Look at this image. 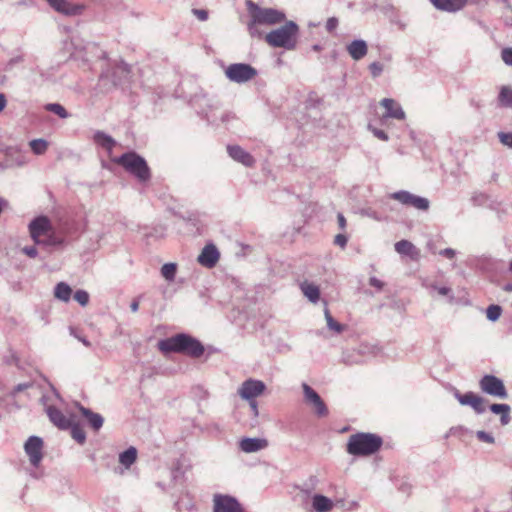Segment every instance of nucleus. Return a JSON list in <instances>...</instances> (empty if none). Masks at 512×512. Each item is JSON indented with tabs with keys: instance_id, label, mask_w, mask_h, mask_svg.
<instances>
[{
	"instance_id": "f257e3e1",
	"label": "nucleus",
	"mask_w": 512,
	"mask_h": 512,
	"mask_svg": "<svg viewBox=\"0 0 512 512\" xmlns=\"http://www.w3.org/2000/svg\"><path fill=\"white\" fill-rule=\"evenodd\" d=\"M158 348L163 353H183L193 358H199L205 351L203 344L198 339L185 333L160 340Z\"/></svg>"
},
{
	"instance_id": "f03ea898",
	"label": "nucleus",
	"mask_w": 512,
	"mask_h": 512,
	"mask_svg": "<svg viewBox=\"0 0 512 512\" xmlns=\"http://www.w3.org/2000/svg\"><path fill=\"white\" fill-rule=\"evenodd\" d=\"M382 444V438L376 434L356 433L348 439L347 452L354 456H369L376 453Z\"/></svg>"
},
{
	"instance_id": "7ed1b4c3",
	"label": "nucleus",
	"mask_w": 512,
	"mask_h": 512,
	"mask_svg": "<svg viewBox=\"0 0 512 512\" xmlns=\"http://www.w3.org/2000/svg\"><path fill=\"white\" fill-rule=\"evenodd\" d=\"M298 32V25L294 21H287L283 26L270 31L265 40L272 47L293 50L297 44Z\"/></svg>"
},
{
	"instance_id": "20e7f679",
	"label": "nucleus",
	"mask_w": 512,
	"mask_h": 512,
	"mask_svg": "<svg viewBox=\"0 0 512 512\" xmlns=\"http://www.w3.org/2000/svg\"><path fill=\"white\" fill-rule=\"evenodd\" d=\"M127 172L135 176L140 182H147L151 178L150 168L146 160L135 152H127L114 160Z\"/></svg>"
},
{
	"instance_id": "39448f33",
	"label": "nucleus",
	"mask_w": 512,
	"mask_h": 512,
	"mask_svg": "<svg viewBox=\"0 0 512 512\" xmlns=\"http://www.w3.org/2000/svg\"><path fill=\"white\" fill-rule=\"evenodd\" d=\"M252 17V24L274 25L285 20V14L273 8H260L252 1L247 2Z\"/></svg>"
},
{
	"instance_id": "423d86ee",
	"label": "nucleus",
	"mask_w": 512,
	"mask_h": 512,
	"mask_svg": "<svg viewBox=\"0 0 512 512\" xmlns=\"http://www.w3.org/2000/svg\"><path fill=\"white\" fill-rule=\"evenodd\" d=\"M257 70L250 64L233 63L225 69V76L234 83L242 84L252 80Z\"/></svg>"
},
{
	"instance_id": "0eeeda50",
	"label": "nucleus",
	"mask_w": 512,
	"mask_h": 512,
	"mask_svg": "<svg viewBox=\"0 0 512 512\" xmlns=\"http://www.w3.org/2000/svg\"><path fill=\"white\" fill-rule=\"evenodd\" d=\"M390 198L399 201L403 205L414 207L422 211H427L430 206V202L427 198L414 195L405 190L390 194Z\"/></svg>"
},
{
	"instance_id": "6e6552de",
	"label": "nucleus",
	"mask_w": 512,
	"mask_h": 512,
	"mask_svg": "<svg viewBox=\"0 0 512 512\" xmlns=\"http://www.w3.org/2000/svg\"><path fill=\"white\" fill-rule=\"evenodd\" d=\"M479 384L481 390L491 396L501 399H506L508 396L503 381L494 375L483 376Z\"/></svg>"
},
{
	"instance_id": "1a4fd4ad",
	"label": "nucleus",
	"mask_w": 512,
	"mask_h": 512,
	"mask_svg": "<svg viewBox=\"0 0 512 512\" xmlns=\"http://www.w3.org/2000/svg\"><path fill=\"white\" fill-rule=\"evenodd\" d=\"M43 440L38 436H30L24 444V450L32 466L38 467L43 459Z\"/></svg>"
},
{
	"instance_id": "9d476101",
	"label": "nucleus",
	"mask_w": 512,
	"mask_h": 512,
	"mask_svg": "<svg viewBox=\"0 0 512 512\" xmlns=\"http://www.w3.org/2000/svg\"><path fill=\"white\" fill-rule=\"evenodd\" d=\"M213 512H245V510L236 498L230 495L215 494Z\"/></svg>"
},
{
	"instance_id": "9b49d317",
	"label": "nucleus",
	"mask_w": 512,
	"mask_h": 512,
	"mask_svg": "<svg viewBox=\"0 0 512 512\" xmlns=\"http://www.w3.org/2000/svg\"><path fill=\"white\" fill-rule=\"evenodd\" d=\"M53 229L51 221L46 216H38L29 223V232L35 244H40L41 239Z\"/></svg>"
},
{
	"instance_id": "f8f14e48",
	"label": "nucleus",
	"mask_w": 512,
	"mask_h": 512,
	"mask_svg": "<svg viewBox=\"0 0 512 512\" xmlns=\"http://www.w3.org/2000/svg\"><path fill=\"white\" fill-rule=\"evenodd\" d=\"M305 402L311 405L315 414L318 417H325L328 415V409L320 395L311 388L308 384H302Z\"/></svg>"
},
{
	"instance_id": "ddd939ff",
	"label": "nucleus",
	"mask_w": 512,
	"mask_h": 512,
	"mask_svg": "<svg viewBox=\"0 0 512 512\" xmlns=\"http://www.w3.org/2000/svg\"><path fill=\"white\" fill-rule=\"evenodd\" d=\"M454 396L461 405L471 406L477 414L485 412V401L481 396L473 392L461 394L457 389L454 390Z\"/></svg>"
},
{
	"instance_id": "4468645a",
	"label": "nucleus",
	"mask_w": 512,
	"mask_h": 512,
	"mask_svg": "<svg viewBox=\"0 0 512 512\" xmlns=\"http://www.w3.org/2000/svg\"><path fill=\"white\" fill-rule=\"evenodd\" d=\"M265 384L260 380L248 379L238 389V394L245 400H253L263 393Z\"/></svg>"
},
{
	"instance_id": "2eb2a0df",
	"label": "nucleus",
	"mask_w": 512,
	"mask_h": 512,
	"mask_svg": "<svg viewBox=\"0 0 512 512\" xmlns=\"http://www.w3.org/2000/svg\"><path fill=\"white\" fill-rule=\"evenodd\" d=\"M219 258L220 253L217 247L214 244H207L202 249L197 260L202 266L206 268H213L217 264Z\"/></svg>"
},
{
	"instance_id": "dca6fc26",
	"label": "nucleus",
	"mask_w": 512,
	"mask_h": 512,
	"mask_svg": "<svg viewBox=\"0 0 512 512\" xmlns=\"http://www.w3.org/2000/svg\"><path fill=\"white\" fill-rule=\"evenodd\" d=\"M380 105L385 108L386 113L383 115L382 122L385 118H394L397 120H404L406 115L401 105L394 99L384 98L380 101Z\"/></svg>"
},
{
	"instance_id": "f3484780",
	"label": "nucleus",
	"mask_w": 512,
	"mask_h": 512,
	"mask_svg": "<svg viewBox=\"0 0 512 512\" xmlns=\"http://www.w3.org/2000/svg\"><path fill=\"white\" fill-rule=\"evenodd\" d=\"M227 152L234 161L246 167H252L255 164L254 157L238 145H228Z\"/></svg>"
},
{
	"instance_id": "a211bd4d",
	"label": "nucleus",
	"mask_w": 512,
	"mask_h": 512,
	"mask_svg": "<svg viewBox=\"0 0 512 512\" xmlns=\"http://www.w3.org/2000/svg\"><path fill=\"white\" fill-rule=\"evenodd\" d=\"M46 412L50 421L59 429L67 430L71 426L72 420L64 415L57 407L48 406Z\"/></svg>"
},
{
	"instance_id": "6ab92c4d",
	"label": "nucleus",
	"mask_w": 512,
	"mask_h": 512,
	"mask_svg": "<svg viewBox=\"0 0 512 512\" xmlns=\"http://www.w3.org/2000/svg\"><path fill=\"white\" fill-rule=\"evenodd\" d=\"M430 2L437 10L456 13L467 5L468 0H430Z\"/></svg>"
},
{
	"instance_id": "aec40b11",
	"label": "nucleus",
	"mask_w": 512,
	"mask_h": 512,
	"mask_svg": "<svg viewBox=\"0 0 512 512\" xmlns=\"http://www.w3.org/2000/svg\"><path fill=\"white\" fill-rule=\"evenodd\" d=\"M268 440L265 438H243L239 442L241 451L245 453H254L267 448Z\"/></svg>"
},
{
	"instance_id": "412c9836",
	"label": "nucleus",
	"mask_w": 512,
	"mask_h": 512,
	"mask_svg": "<svg viewBox=\"0 0 512 512\" xmlns=\"http://www.w3.org/2000/svg\"><path fill=\"white\" fill-rule=\"evenodd\" d=\"M48 4L57 12L64 15H77L81 12L82 7L73 5L67 0H46Z\"/></svg>"
},
{
	"instance_id": "4be33fe9",
	"label": "nucleus",
	"mask_w": 512,
	"mask_h": 512,
	"mask_svg": "<svg viewBox=\"0 0 512 512\" xmlns=\"http://www.w3.org/2000/svg\"><path fill=\"white\" fill-rule=\"evenodd\" d=\"M77 407L81 412L82 416L86 418L88 425L94 430L99 431L104 423V418L99 414L95 413L92 410L82 406L77 403Z\"/></svg>"
},
{
	"instance_id": "5701e85b",
	"label": "nucleus",
	"mask_w": 512,
	"mask_h": 512,
	"mask_svg": "<svg viewBox=\"0 0 512 512\" xmlns=\"http://www.w3.org/2000/svg\"><path fill=\"white\" fill-rule=\"evenodd\" d=\"M347 51L352 59L358 61L367 54L368 48L364 40H354L347 46Z\"/></svg>"
},
{
	"instance_id": "b1692460",
	"label": "nucleus",
	"mask_w": 512,
	"mask_h": 512,
	"mask_svg": "<svg viewBox=\"0 0 512 512\" xmlns=\"http://www.w3.org/2000/svg\"><path fill=\"white\" fill-rule=\"evenodd\" d=\"M312 506L315 512H329L333 508V502L326 496L315 494L312 498Z\"/></svg>"
},
{
	"instance_id": "393cba45",
	"label": "nucleus",
	"mask_w": 512,
	"mask_h": 512,
	"mask_svg": "<svg viewBox=\"0 0 512 512\" xmlns=\"http://www.w3.org/2000/svg\"><path fill=\"white\" fill-rule=\"evenodd\" d=\"M94 142L103 149L111 152L116 145V141L103 131H96L93 136Z\"/></svg>"
},
{
	"instance_id": "a878e982",
	"label": "nucleus",
	"mask_w": 512,
	"mask_h": 512,
	"mask_svg": "<svg viewBox=\"0 0 512 512\" xmlns=\"http://www.w3.org/2000/svg\"><path fill=\"white\" fill-rule=\"evenodd\" d=\"M300 289L305 297L312 303H317L320 299V289L317 285L310 282H303L300 284Z\"/></svg>"
},
{
	"instance_id": "bb28decb",
	"label": "nucleus",
	"mask_w": 512,
	"mask_h": 512,
	"mask_svg": "<svg viewBox=\"0 0 512 512\" xmlns=\"http://www.w3.org/2000/svg\"><path fill=\"white\" fill-rule=\"evenodd\" d=\"M395 251L401 255H408L415 259L419 255V251L416 247L408 240H400L395 243Z\"/></svg>"
},
{
	"instance_id": "cd10ccee",
	"label": "nucleus",
	"mask_w": 512,
	"mask_h": 512,
	"mask_svg": "<svg viewBox=\"0 0 512 512\" xmlns=\"http://www.w3.org/2000/svg\"><path fill=\"white\" fill-rule=\"evenodd\" d=\"M489 408L494 414L501 415L500 421L502 425H507L509 423L510 406L508 404H492Z\"/></svg>"
},
{
	"instance_id": "c85d7f7f",
	"label": "nucleus",
	"mask_w": 512,
	"mask_h": 512,
	"mask_svg": "<svg viewBox=\"0 0 512 512\" xmlns=\"http://www.w3.org/2000/svg\"><path fill=\"white\" fill-rule=\"evenodd\" d=\"M64 244V239L57 235L52 229L49 231V234L45 235L39 245H43L45 247H59Z\"/></svg>"
},
{
	"instance_id": "c756f323",
	"label": "nucleus",
	"mask_w": 512,
	"mask_h": 512,
	"mask_svg": "<svg viewBox=\"0 0 512 512\" xmlns=\"http://www.w3.org/2000/svg\"><path fill=\"white\" fill-rule=\"evenodd\" d=\"M71 294H72V289L65 282H60L55 286L54 296L57 299H59L63 302H68L71 298Z\"/></svg>"
},
{
	"instance_id": "7c9ffc66",
	"label": "nucleus",
	"mask_w": 512,
	"mask_h": 512,
	"mask_svg": "<svg viewBox=\"0 0 512 512\" xmlns=\"http://www.w3.org/2000/svg\"><path fill=\"white\" fill-rule=\"evenodd\" d=\"M137 458V450L134 447H129L119 455V462L125 466L126 468H129Z\"/></svg>"
},
{
	"instance_id": "2f4dec72",
	"label": "nucleus",
	"mask_w": 512,
	"mask_h": 512,
	"mask_svg": "<svg viewBox=\"0 0 512 512\" xmlns=\"http://www.w3.org/2000/svg\"><path fill=\"white\" fill-rule=\"evenodd\" d=\"M498 101L501 106L512 108V88L504 86L501 88Z\"/></svg>"
},
{
	"instance_id": "473e14b6",
	"label": "nucleus",
	"mask_w": 512,
	"mask_h": 512,
	"mask_svg": "<svg viewBox=\"0 0 512 512\" xmlns=\"http://www.w3.org/2000/svg\"><path fill=\"white\" fill-rule=\"evenodd\" d=\"M31 150L36 155H42L48 148V142L44 139H34L29 143Z\"/></svg>"
},
{
	"instance_id": "72a5a7b5",
	"label": "nucleus",
	"mask_w": 512,
	"mask_h": 512,
	"mask_svg": "<svg viewBox=\"0 0 512 512\" xmlns=\"http://www.w3.org/2000/svg\"><path fill=\"white\" fill-rule=\"evenodd\" d=\"M177 271L175 263H166L161 268V275L169 282L174 281Z\"/></svg>"
},
{
	"instance_id": "f704fd0d",
	"label": "nucleus",
	"mask_w": 512,
	"mask_h": 512,
	"mask_svg": "<svg viewBox=\"0 0 512 512\" xmlns=\"http://www.w3.org/2000/svg\"><path fill=\"white\" fill-rule=\"evenodd\" d=\"M69 429L71 430V436L75 441H77L79 444L85 443L86 434L78 424H74L72 421Z\"/></svg>"
},
{
	"instance_id": "c9c22d12",
	"label": "nucleus",
	"mask_w": 512,
	"mask_h": 512,
	"mask_svg": "<svg viewBox=\"0 0 512 512\" xmlns=\"http://www.w3.org/2000/svg\"><path fill=\"white\" fill-rule=\"evenodd\" d=\"M324 315H325V319L327 322V326L330 330H333L336 333H341L344 330V328H345L344 325H342L334 320V318L331 316L328 308H325Z\"/></svg>"
},
{
	"instance_id": "e433bc0d",
	"label": "nucleus",
	"mask_w": 512,
	"mask_h": 512,
	"mask_svg": "<svg viewBox=\"0 0 512 512\" xmlns=\"http://www.w3.org/2000/svg\"><path fill=\"white\" fill-rule=\"evenodd\" d=\"M45 109L59 116L62 119L69 117L67 110L59 103H49L45 106Z\"/></svg>"
},
{
	"instance_id": "4c0bfd02",
	"label": "nucleus",
	"mask_w": 512,
	"mask_h": 512,
	"mask_svg": "<svg viewBox=\"0 0 512 512\" xmlns=\"http://www.w3.org/2000/svg\"><path fill=\"white\" fill-rule=\"evenodd\" d=\"M502 313V308L499 305L492 304L486 309V317L488 320L495 322L497 321Z\"/></svg>"
},
{
	"instance_id": "58836bf2",
	"label": "nucleus",
	"mask_w": 512,
	"mask_h": 512,
	"mask_svg": "<svg viewBox=\"0 0 512 512\" xmlns=\"http://www.w3.org/2000/svg\"><path fill=\"white\" fill-rule=\"evenodd\" d=\"M74 299L77 301L81 306H86L89 302V294L85 290H77L74 293Z\"/></svg>"
},
{
	"instance_id": "ea45409f",
	"label": "nucleus",
	"mask_w": 512,
	"mask_h": 512,
	"mask_svg": "<svg viewBox=\"0 0 512 512\" xmlns=\"http://www.w3.org/2000/svg\"><path fill=\"white\" fill-rule=\"evenodd\" d=\"M498 138L503 145L512 148V133L499 132Z\"/></svg>"
},
{
	"instance_id": "a19ab883",
	"label": "nucleus",
	"mask_w": 512,
	"mask_h": 512,
	"mask_svg": "<svg viewBox=\"0 0 512 512\" xmlns=\"http://www.w3.org/2000/svg\"><path fill=\"white\" fill-rule=\"evenodd\" d=\"M476 436L480 441L485 443L493 444L495 442V439L492 436V434L485 431H477Z\"/></svg>"
},
{
	"instance_id": "79ce46f5",
	"label": "nucleus",
	"mask_w": 512,
	"mask_h": 512,
	"mask_svg": "<svg viewBox=\"0 0 512 512\" xmlns=\"http://www.w3.org/2000/svg\"><path fill=\"white\" fill-rule=\"evenodd\" d=\"M501 57L506 65L512 66V48H504L501 52Z\"/></svg>"
},
{
	"instance_id": "37998d69",
	"label": "nucleus",
	"mask_w": 512,
	"mask_h": 512,
	"mask_svg": "<svg viewBox=\"0 0 512 512\" xmlns=\"http://www.w3.org/2000/svg\"><path fill=\"white\" fill-rule=\"evenodd\" d=\"M369 70L373 77H378L383 71V65L379 62H373L369 65Z\"/></svg>"
},
{
	"instance_id": "c03bdc74",
	"label": "nucleus",
	"mask_w": 512,
	"mask_h": 512,
	"mask_svg": "<svg viewBox=\"0 0 512 512\" xmlns=\"http://www.w3.org/2000/svg\"><path fill=\"white\" fill-rule=\"evenodd\" d=\"M21 251L29 258H36L38 255V250L35 246H25Z\"/></svg>"
},
{
	"instance_id": "a18cd8bd",
	"label": "nucleus",
	"mask_w": 512,
	"mask_h": 512,
	"mask_svg": "<svg viewBox=\"0 0 512 512\" xmlns=\"http://www.w3.org/2000/svg\"><path fill=\"white\" fill-rule=\"evenodd\" d=\"M69 331H70V334L75 337L76 339H78L80 342H82L86 347H91V342L89 340H87L85 337L79 335L76 331L75 328L73 327H70L69 328Z\"/></svg>"
},
{
	"instance_id": "49530a36",
	"label": "nucleus",
	"mask_w": 512,
	"mask_h": 512,
	"mask_svg": "<svg viewBox=\"0 0 512 512\" xmlns=\"http://www.w3.org/2000/svg\"><path fill=\"white\" fill-rule=\"evenodd\" d=\"M369 130L373 133V135L375 137H377L378 139L382 140V141H387L388 140V135L383 131V130H380V129H377V128H374L372 126L369 125Z\"/></svg>"
},
{
	"instance_id": "de8ad7c7",
	"label": "nucleus",
	"mask_w": 512,
	"mask_h": 512,
	"mask_svg": "<svg viewBox=\"0 0 512 512\" xmlns=\"http://www.w3.org/2000/svg\"><path fill=\"white\" fill-rule=\"evenodd\" d=\"M429 287L437 291L441 296H449L451 294V289L448 287H439L434 283L430 284Z\"/></svg>"
},
{
	"instance_id": "09e8293b",
	"label": "nucleus",
	"mask_w": 512,
	"mask_h": 512,
	"mask_svg": "<svg viewBox=\"0 0 512 512\" xmlns=\"http://www.w3.org/2000/svg\"><path fill=\"white\" fill-rule=\"evenodd\" d=\"M338 19L336 17H330L326 22V29L328 32H333L338 26Z\"/></svg>"
},
{
	"instance_id": "8fccbe9b",
	"label": "nucleus",
	"mask_w": 512,
	"mask_h": 512,
	"mask_svg": "<svg viewBox=\"0 0 512 512\" xmlns=\"http://www.w3.org/2000/svg\"><path fill=\"white\" fill-rule=\"evenodd\" d=\"M193 15H195L200 21H206L208 19V12L203 9H192Z\"/></svg>"
},
{
	"instance_id": "3c124183",
	"label": "nucleus",
	"mask_w": 512,
	"mask_h": 512,
	"mask_svg": "<svg viewBox=\"0 0 512 512\" xmlns=\"http://www.w3.org/2000/svg\"><path fill=\"white\" fill-rule=\"evenodd\" d=\"M347 237L344 234H338L335 236L334 243L342 248L347 244Z\"/></svg>"
},
{
	"instance_id": "603ef678",
	"label": "nucleus",
	"mask_w": 512,
	"mask_h": 512,
	"mask_svg": "<svg viewBox=\"0 0 512 512\" xmlns=\"http://www.w3.org/2000/svg\"><path fill=\"white\" fill-rule=\"evenodd\" d=\"M439 254L448 259H453L456 255V251L452 248H445V249L441 250L439 252Z\"/></svg>"
},
{
	"instance_id": "864d4df0",
	"label": "nucleus",
	"mask_w": 512,
	"mask_h": 512,
	"mask_svg": "<svg viewBox=\"0 0 512 512\" xmlns=\"http://www.w3.org/2000/svg\"><path fill=\"white\" fill-rule=\"evenodd\" d=\"M117 71L126 76L130 73V66L125 62H121L117 65Z\"/></svg>"
},
{
	"instance_id": "5fc2aeb1",
	"label": "nucleus",
	"mask_w": 512,
	"mask_h": 512,
	"mask_svg": "<svg viewBox=\"0 0 512 512\" xmlns=\"http://www.w3.org/2000/svg\"><path fill=\"white\" fill-rule=\"evenodd\" d=\"M369 284L378 290H381L384 286V283L376 277H370Z\"/></svg>"
},
{
	"instance_id": "6e6d98bb",
	"label": "nucleus",
	"mask_w": 512,
	"mask_h": 512,
	"mask_svg": "<svg viewBox=\"0 0 512 512\" xmlns=\"http://www.w3.org/2000/svg\"><path fill=\"white\" fill-rule=\"evenodd\" d=\"M486 200V196L482 193H478V194H475L473 197H472V201L475 205H480L482 204L483 202H485Z\"/></svg>"
},
{
	"instance_id": "4d7b16f0",
	"label": "nucleus",
	"mask_w": 512,
	"mask_h": 512,
	"mask_svg": "<svg viewBox=\"0 0 512 512\" xmlns=\"http://www.w3.org/2000/svg\"><path fill=\"white\" fill-rule=\"evenodd\" d=\"M337 221H338L339 228H340V229H345V227H346V219H345V217L343 216V214L338 213V215H337Z\"/></svg>"
},
{
	"instance_id": "13d9d810",
	"label": "nucleus",
	"mask_w": 512,
	"mask_h": 512,
	"mask_svg": "<svg viewBox=\"0 0 512 512\" xmlns=\"http://www.w3.org/2000/svg\"><path fill=\"white\" fill-rule=\"evenodd\" d=\"M248 401H249V405H250V408H251L254 416L257 417L259 412H258V406H257L255 399L248 400Z\"/></svg>"
},
{
	"instance_id": "bf43d9fd",
	"label": "nucleus",
	"mask_w": 512,
	"mask_h": 512,
	"mask_svg": "<svg viewBox=\"0 0 512 512\" xmlns=\"http://www.w3.org/2000/svg\"><path fill=\"white\" fill-rule=\"evenodd\" d=\"M29 387V384H26V383H21V384H18L15 388H14V391L13 393L16 394V393H19L25 389H27Z\"/></svg>"
},
{
	"instance_id": "052dcab7",
	"label": "nucleus",
	"mask_w": 512,
	"mask_h": 512,
	"mask_svg": "<svg viewBox=\"0 0 512 512\" xmlns=\"http://www.w3.org/2000/svg\"><path fill=\"white\" fill-rule=\"evenodd\" d=\"M7 105V99L3 93H0V112H2Z\"/></svg>"
},
{
	"instance_id": "680f3d73",
	"label": "nucleus",
	"mask_w": 512,
	"mask_h": 512,
	"mask_svg": "<svg viewBox=\"0 0 512 512\" xmlns=\"http://www.w3.org/2000/svg\"><path fill=\"white\" fill-rule=\"evenodd\" d=\"M130 309L134 313L137 312L139 309V302L137 300L132 301L130 304Z\"/></svg>"
},
{
	"instance_id": "e2e57ef3",
	"label": "nucleus",
	"mask_w": 512,
	"mask_h": 512,
	"mask_svg": "<svg viewBox=\"0 0 512 512\" xmlns=\"http://www.w3.org/2000/svg\"><path fill=\"white\" fill-rule=\"evenodd\" d=\"M366 215H367V216H369V217H371V218H373V219H376V220H378V219H379V218L377 217V215H376V212H374V211H370V210H369V211H367V212H366Z\"/></svg>"
},
{
	"instance_id": "0e129e2a",
	"label": "nucleus",
	"mask_w": 512,
	"mask_h": 512,
	"mask_svg": "<svg viewBox=\"0 0 512 512\" xmlns=\"http://www.w3.org/2000/svg\"><path fill=\"white\" fill-rule=\"evenodd\" d=\"M5 204H7V202L4 199L0 198V213L2 212V207Z\"/></svg>"
},
{
	"instance_id": "69168bd1",
	"label": "nucleus",
	"mask_w": 512,
	"mask_h": 512,
	"mask_svg": "<svg viewBox=\"0 0 512 512\" xmlns=\"http://www.w3.org/2000/svg\"><path fill=\"white\" fill-rule=\"evenodd\" d=\"M505 290H506V291H512V284H507V285L505 286Z\"/></svg>"
},
{
	"instance_id": "338daca9",
	"label": "nucleus",
	"mask_w": 512,
	"mask_h": 512,
	"mask_svg": "<svg viewBox=\"0 0 512 512\" xmlns=\"http://www.w3.org/2000/svg\"><path fill=\"white\" fill-rule=\"evenodd\" d=\"M320 49H321V48H320V46H319V45H314V46H313V50H315V51H319Z\"/></svg>"
},
{
	"instance_id": "774afa93",
	"label": "nucleus",
	"mask_w": 512,
	"mask_h": 512,
	"mask_svg": "<svg viewBox=\"0 0 512 512\" xmlns=\"http://www.w3.org/2000/svg\"><path fill=\"white\" fill-rule=\"evenodd\" d=\"M509 268L512 271V261L510 262Z\"/></svg>"
}]
</instances>
